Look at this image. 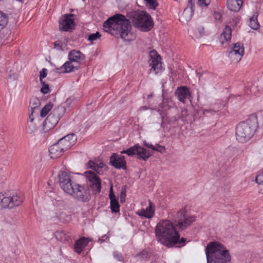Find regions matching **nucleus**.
Here are the masks:
<instances>
[{"label":"nucleus","mask_w":263,"mask_h":263,"mask_svg":"<svg viewBox=\"0 0 263 263\" xmlns=\"http://www.w3.org/2000/svg\"><path fill=\"white\" fill-rule=\"evenodd\" d=\"M231 28L229 26H226L222 32L220 36L221 44L223 45L224 43L230 41L231 38Z\"/></svg>","instance_id":"obj_24"},{"label":"nucleus","mask_w":263,"mask_h":263,"mask_svg":"<svg viewBox=\"0 0 263 263\" xmlns=\"http://www.w3.org/2000/svg\"><path fill=\"white\" fill-rule=\"evenodd\" d=\"M151 96H152V95H148V98H149V97H151Z\"/></svg>","instance_id":"obj_51"},{"label":"nucleus","mask_w":263,"mask_h":263,"mask_svg":"<svg viewBox=\"0 0 263 263\" xmlns=\"http://www.w3.org/2000/svg\"><path fill=\"white\" fill-rule=\"evenodd\" d=\"M101 37V34L99 32H96L95 33H92L89 35L88 40L91 43H93L95 41L99 39Z\"/></svg>","instance_id":"obj_36"},{"label":"nucleus","mask_w":263,"mask_h":263,"mask_svg":"<svg viewBox=\"0 0 263 263\" xmlns=\"http://www.w3.org/2000/svg\"><path fill=\"white\" fill-rule=\"evenodd\" d=\"M149 256L148 252L145 250H144L139 254V256L143 259H147L149 257Z\"/></svg>","instance_id":"obj_43"},{"label":"nucleus","mask_w":263,"mask_h":263,"mask_svg":"<svg viewBox=\"0 0 263 263\" xmlns=\"http://www.w3.org/2000/svg\"><path fill=\"white\" fill-rule=\"evenodd\" d=\"M146 3V6L150 9L155 10L158 6L157 0H144Z\"/></svg>","instance_id":"obj_35"},{"label":"nucleus","mask_w":263,"mask_h":263,"mask_svg":"<svg viewBox=\"0 0 263 263\" xmlns=\"http://www.w3.org/2000/svg\"><path fill=\"white\" fill-rule=\"evenodd\" d=\"M211 112V110H210L204 109L203 110V114L204 115H206V114H208V112Z\"/></svg>","instance_id":"obj_49"},{"label":"nucleus","mask_w":263,"mask_h":263,"mask_svg":"<svg viewBox=\"0 0 263 263\" xmlns=\"http://www.w3.org/2000/svg\"><path fill=\"white\" fill-rule=\"evenodd\" d=\"M91 241V239L86 238V237H82L77 240L73 246L74 251L78 254L81 253L83 249L87 246L88 242Z\"/></svg>","instance_id":"obj_22"},{"label":"nucleus","mask_w":263,"mask_h":263,"mask_svg":"<svg viewBox=\"0 0 263 263\" xmlns=\"http://www.w3.org/2000/svg\"><path fill=\"white\" fill-rule=\"evenodd\" d=\"M114 257L115 259L119 261H121L123 260V257L121 253H118V252H114L113 253Z\"/></svg>","instance_id":"obj_42"},{"label":"nucleus","mask_w":263,"mask_h":263,"mask_svg":"<svg viewBox=\"0 0 263 263\" xmlns=\"http://www.w3.org/2000/svg\"><path fill=\"white\" fill-rule=\"evenodd\" d=\"M79 63H73L69 60L66 62L61 67L57 68L56 71L59 73H69L79 69Z\"/></svg>","instance_id":"obj_17"},{"label":"nucleus","mask_w":263,"mask_h":263,"mask_svg":"<svg viewBox=\"0 0 263 263\" xmlns=\"http://www.w3.org/2000/svg\"><path fill=\"white\" fill-rule=\"evenodd\" d=\"M85 176L91 182V185L93 189L98 193L100 192L101 188V183L96 174L93 172L89 171L85 173Z\"/></svg>","instance_id":"obj_19"},{"label":"nucleus","mask_w":263,"mask_h":263,"mask_svg":"<svg viewBox=\"0 0 263 263\" xmlns=\"http://www.w3.org/2000/svg\"><path fill=\"white\" fill-rule=\"evenodd\" d=\"M74 15L72 14H65L59 21V28L61 30L69 31L74 27Z\"/></svg>","instance_id":"obj_16"},{"label":"nucleus","mask_w":263,"mask_h":263,"mask_svg":"<svg viewBox=\"0 0 263 263\" xmlns=\"http://www.w3.org/2000/svg\"><path fill=\"white\" fill-rule=\"evenodd\" d=\"M177 97L179 101L184 102L185 100L190 96V90L186 87H181L178 89Z\"/></svg>","instance_id":"obj_27"},{"label":"nucleus","mask_w":263,"mask_h":263,"mask_svg":"<svg viewBox=\"0 0 263 263\" xmlns=\"http://www.w3.org/2000/svg\"><path fill=\"white\" fill-rule=\"evenodd\" d=\"M58 179L59 184L63 191L75 199L82 202H86L90 199V194L89 190L73 181L69 173L60 171Z\"/></svg>","instance_id":"obj_2"},{"label":"nucleus","mask_w":263,"mask_h":263,"mask_svg":"<svg viewBox=\"0 0 263 263\" xmlns=\"http://www.w3.org/2000/svg\"><path fill=\"white\" fill-rule=\"evenodd\" d=\"M29 119L30 120L31 122H32L33 121V119L31 116L29 117Z\"/></svg>","instance_id":"obj_50"},{"label":"nucleus","mask_w":263,"mask_h":263,"mask_svg":"<svg viewBox=\"0 0 263 263\" xmlns=\"http://www.w3.org/2000/svg\"><path fill=\"white\" fill-rule=\"evenodd\" d=\"M112 189L110 188L109 193V197L110 200V209L112 212L117 213L119 212L120 205L118 200L116 199L115 196L112 193Z\"/></svg>","instance_id":"obj_26"},{"label":"nucleus","mask_w":263,"mask_h":263,"mask_svg":"<svg viewBox=\"0 0 263 263\" xmlns=\"http://www.w3.org/2000/svg\"><path fill=\"white\" fill-rule=\"evenodd\" d=\"M104 29L109 32L116 30L117 34H119L124 41H130L131 25L130 21L125 16L121 14H117L109 17L103 24Z\"/></svg>","instance_id":"obj_4"},{"label":"nucleus","mask_w":263,"mask_h":263,"mask_svg":"<svg viewBox=\"0 0 263 263\" xmlns=\"http://www.w3.org/2000/svg\"><path fill=\"white\" fill-rule=\"evenodd\" d=\"M133 26L142 31L147 32L153 27L151 15L144 11H133L128 14Z\"/></svg>","instance_id":"obj_9"},{"label":"nucleus","mask_w":263,"mask_h":263,"mask_svg":"<svg viewBox=\"0 0 263 263\" xmlns=\"http://www.w3.org/2000/svg\"><path fill=\"white\" fill-rule=\"evenodd\" d=\"M42 85V87L41 89V91L44 93L46 94L49 92V87L48 84H46L45 82H41Z\"/></svg>","instance_id":"obj_38"},{"label":"nucleus","mask_w":263,"mask_h":263,"mask_svg":"<svg viewBox=\"0 0 263 263\" xmlns=\"http://www.w3.org/2000/svg\"><path fill=\"white\" fill-rule=\"evenodd\" d=\"M55 236L58 240L62 242L68 241L70 239L69 233L64 231L57 232Z\"/></svg>","instance_id":"obj_30"},{"label":"nucleus","mask_w":263,"mask_h":263,"mask_svg":"<svg viewBox=\"0 0 263 263\" xmlns=\"http://www.w3.org/2000/svg\"><path fill=\"white\" fill-rule=\"evenodd\" d=\"M258 126L257 118L256 115L249 116L245 122H240L236 127L237 140L241 143L250 140L254 135Z\"/></svg>","instance_id":"obj_7"},{"label":"nucleus","mask_w":263,"mask_h":263,"mask_svg":"<svg viewBox=\"0 0 263 263\" xmlns=\"http://www.w3.org/2000/svg\"><path fill=\"white\" fill-rule=\"evenodd\" d=\"M194 6L193 3L192 1L188 3L187 7L184 10L182 15L180 16V21L183 23L188 22L192 17L193 14V7Z\"/></svg>","instance_id":"obj_20"},{"label":"nucleus","mask_w":263,"mask_h":263,"mask_svg":"<svg viewBox=\"0 0 263 263\" xmlns=\"http://www.w3.org/2000/svg\"><path fill=\"white\" fill-rule=\"evenodd\" d=\"M84 59V56L80 51L73 50L68 54V59L73 63H79L80 65L81 60Z\"/></svg>","instance_id":"obj_23"},{"label":"nucleus","mask_w":263,"mask_h":263,"mask_svg":"<svg viewBox=\"0 0 263 263\" xmlns=\"http://www.w3.org/2000/svg\"><path fill=\"white\" fill-rule=\"evenodd\" d=\"M148 109V108L146 106H142L140 108V110H147Z\"/></svg>","instance_id":"obj_48"},{"label":"nucleus","mask_w":263,"mask_h":263,"mask_svg":"<svg viewBox=\"0 0 263 263\" xmlns=\"http://www.w3.org/2000/svg\"><path fill=\"white\" fill-rule=\"evenodd\" d=\"M47 76V69L43 68L40 72V81L41 82H44L43 79L45 78Z\"/></svg>","instance_id":"obj_41"},{"label":"nucleus","mask_w":263,"mask_h":263,"mask_svg":"<svg viewBox=\"0 0 263 263\" xmlns=\"http://www.w3.org/2000/svg\"><path fill=\"white\" fill-rule=\"evenodd\" d=\"M149 205L146 209H141L137 212V214L141 216L146 218H151L154 216L155 205L151 200H148Z\"/></svg>","instance_id":"obj_21"},{"label":"nucleus","mask_w":263,"mask_h":263,"mask_svg":"<svg viewBox=\"0 0 263 263\" xmlns=\"http://www.w3.org/2000/svg\"><path fill=\"white\" fill-rule=\"evenodd\" d=\"M204 34V29L202 26H199L195 32V36L197 38H200Z\"/></svg>","instance_id":"obj_37"},{"label":"nucleus","mask_w":263,"mask_h":263,"mask_svg":"<svg viewBox=\"0 0 263 263\" xmlns=\"http://www.w3.org/2000/svg\"><path fill=\"white\" fill-rule=\"evenodd\" d=\"M155 235L158 241L168 247L174 246L180 237L173 223L167 219L158 223L155 228Z\"/></svg>","instance_id":"obj_5"},{"label":"nucleus","mask_w":263,"mask_h":263,"mask_svg":"<svg viewBox=\"0 0 263 263\" xmlns=\"http://www.w3.org/2000/svg\"><path fill=\"white\" fill-rule=\"evenodd\" d=\"M227 7L228 8L234 12L238 11L242 5V0H228L227 1Z\"/></svg>","instance_id":"obj_25"},{"label":"nucleus","mask_w":263,"mask_h":263,"mask_svg":"<svg viewBox=\"0 0 263 263\" xmlns=\"http://www.w3.org/2000/svg\"><path fill=\"white\" fill-rule=\"evenodd\" d=\"M149 55L150 58L149 63L150 66H151V70L157 74L161 71L162 67L160 56L154 50L149 52Z\"/></svg>","instance_id":"obj_15"},{"label":"nucleus","mask_w":263,"mask_h":263,"mask_svg":"<svg viewBox=\"0 0 263 263\" xmlns=\"http://www.w3.org/2000/svg\"><path fill=\"white\" fill-rule=\"evenodd\" d=\"M77 141V136L74 134H68L60 139L57 143L52 145L49 148L50 157L57 158L64 152L73 145Z\"/></svg>","instance_id":"obj_8"},{"label":"nucleus","mask_w":263,"mask_h":263,"mask_svg":"<svg viewBox=\"0 0 263 263\" xmlns=\"http://www.w3.org/2000/svg\"><path fill=\"white\" fill-rule=\"evenodd\" d=\"M185 241V238H182L180 239L179 238L178 241L176 243H175L174 245L177 244V243L182 244V243H184Z\"/></svg>","instance_id":"obj_45"},{"label":"nucleus","mask_w":263,"mask_h":263,"mask_svg":"<svg viewBox=\"0 0 263 263\" xmlns=\"http://www.w3.org/2000/svg\"><path fill=\"white\" fill-rule=\"evenodd\" d=\"M53 107V105L51 103H48L45 106H44L42 109L40 116L42 117H45L48 112L51 110Z\"/></svg>","instance_id":"obj_33"},{"label":"nucleus","mask_w":263,"mask_h":263,"mask_svg":"<svg viewBox=\"0 0 263 263\" xmlns=\"http://www.w3.org/2000/svg\"><path fill=\"white\" fill-rule=\"evenodd\" d=\"M211 0H198V5L201 7H206L210 5Z\"/></svg>","instance_id":"obj_39"},{"label":"nucleus","mask_w":263,"mask_h":263,"mask_svg":"<svg viewBox=\"0 0 263 263\" xmlns=\"http://www.w3.org/2000/svg\"><path fill=\"white\" fill-rule=\"evenodd\" d=\"M88 166L89 168L95 171L98 173H100L102 169L105 166V165L104 163L101 162V161H97V162H93L92 161H89L88 162Z\"/></svg>","instance_id":"obj_28"},{"label":"nucleus","mask_w":263,"mask_h":263,"mask_svg":"<svg viewBox=\"0 0 263 263\" xmlns=\"http://www.w3.org/2000/svg\"><path fill=\"white\" fill-rule=\"evenodd\" d=\"M158 112H159V114H160V115L161 118L162 119V120H163V118H164V114L161 112V111H160V110H158Z\"/></svg>","instance_id":"obj_47"},{"label":"nucleus","mask_w":263,"mask_h":263,"mask_svg":"<svg viewBox=\"0 0 263 263\" xmlns=\"http://www.w3.org/2000/svg\"><path fill=\"white\" fill-rule=\"evenodd\" d=\"M54 48L58 50H62V44L60 42H55L54 44Z\"/></svg>","instance_id":"obj_44"},{"label":"nucleus","mask_w":263,"mask_h":263,"mask_svg":"<svg viewBox=\"0 0 263 263\" xmlns=\"http://www.w3.org/2000/svg\"><path fill=\"white\" fill-rule=\"evenodd\" d=\"M23 200L22 197L15 192L5 194L0 192V206L2 208L12 209L19 206Z\"/></svg>","instance_id":"obj_10"},{"label":"nucleus","mask_w":263,"mask_h":263,"mask_svg":"<svg viewBox=\"0 0 263 263\" xmlns=\"http://www.w3.org/2000/svg\"><path fill=\"white\" fill-rule=\"evenodd\" d=\"M228 57L234 63H237L244 54V47L242 43L237 42L228 51Z\"/></svg>","instance_id":"obj_14"},{"label":"nucleus","mask_w":263,"mask_h":263,"mask_svg":"<svg viewBox=\"0 0 263 263\" xmlns=\"http://www.w3.org/2000/svg\"><path fill=\"white\" fill-rule=\"evenodd\" d=\"M257 14H254L250 18L249 26L254 30H257L259 27V24L258 22Z\"/></svg>","instance_id":"obj_31"},{"label":"nucleus","mask_w":263,"mask_h":263,"mask_svg":"<svg viewBox=\"0 0 263 263\" xmlns=\"http://www.w3.org/2000/svg\"><path fill=\"white\" fill-rule=\"evenodd\" d=\"M58 179L59 184L63 191L75 199L82 202H86L90 199V194L89 190L73 181L69 173L60 171Z\"/></svg>","instance_id":"obj_1"},{"label":"nucleus","mask_w":263,"mask_h":263,"mask_svg":"<svg viewBox=\"0 0 263 263\" xmlns=\"http://www.w3.org/2000/svg\"><path fill=\"white\" fill-rule=\"evenodd\" d=\"M172 218L176 227L181 230L186 229L195 220V217L187 214L184 209L173 214Z\"/></svg>","instance_id":"obj_11"},{"label":"nucleus","mask_w":263,"mask_h":263,"mask_svg":"<svg viewBox=\"0 0 263 263\" xmlns=\"http://www.w3.org/2000/svg\"><path fill=\"white\" fill-rule=\"evenodd\" d=\"M256 182L259 184V192L263 194V173L256 176Z\"/></svg>","instance_id":"obj_34"},{"label":"nucleus","mask_w":263,"mask_h":263,"mask_svg":"<svg viewBox=\"0 0 263 263\" xmlns=\"http://www.w3.org/2000/svg\"><path fill=\"white\" fill-rule=\"evenodd\" d=\"M126 196V191L124 190H122L121 192V200L122 201V197L125 198Z\"/></svg>","instance_id":"obj_46"},{"label":"nucleus","mask_w":263,"mask_h":263,"mask_svg":"<svg viewBox=\"0 0 263 263\" xmlns=\"http://www.w3.org/2000/svg\"><path fill=\"white\" fill-rule=\"evenodd\" d=\"M58 179L59 184L63 191L75 199L82 202H86L90 199V194L89 190L73 181L69 173L60 171Z\"/></svg>","instance_id":"obj_3"},{"label":"nucleus","mask_w":263,"mask_h":263,"mask_svg":"<svg viewBox=\"0 0 263 263\" xmlns=\"http://www.w3.org/2000/svg\"><path fill=\"white\" fill-rule=\"evenodd\" d=\"M8 17L7 15L0 11V31H1L7 25Z\"/></svg>","instance_id":"obj_32"},{"label":"nucleus","mask_w":263,"mask_h":263,"mask_svg":"<svg viewBox=\"0 0 263 263\" xmlns=\"http://www.w3.org/2000/svg\"><path fill=\"white\" fill-rule=\"evenodd\" d=\"M207 263H231V255L228 250L222 244L212 242L205 249Z\"/></svg>","instance_id":"obj_6"},{"label":"nucleus","mask_w":263,"mask_h":263,"mask_svg":"<svg viewBox=\"0 0 263 263\" xmlns=\"http://www.w3.org/2000/svg\"><path fill=\"white\" fill-rule=\"evenodd\" d=\"M144 145L147 148H151L154 151L159 152L161 153H163L165 152V148L164 146L156 144L155 145H153L152 144L144 142Z\"/></svg>","instance_id":"obj_29"},{"label":"nucleus","mask_w":263,"mask_h":263,"mask_svg":"<svg viewBox=\"0 0 263 263\" xmlns=\"http://www.w3.org/2000/svg\"><path fill=\"white\" fill-rule=\"evenodd\" d=\"M121 154H126L129 156H133L135 155H137V158L142 159L144 161L147 160L151 156V153L148 150L141 147L139 144L130 147L126 150H123L121 152Z\"/></svg>","instance_id":"obj_13"},{"label":"nucleus","mask_w":263,"mask_h":263,"mask_svg":"<svg viewBox=\"0 0 263 263\" xmlns=\"http://www.w3.org/2000/svg\"><path fill=\"white\" fill-rule=\"evenodd\" d=\"M65 111V109L62 106L54 108L45 119L43 123V130L47 132L53 128L64 114Z\"/></svg>","instance_id":"obj_12"},{"label":"nucleus","mask_w":263,"mask_h":263,"mask_svg":"<svg viewBox=\"0 0 263 263\" xmlns=\"http://www.w3.org/2000/svg\"><path fill=\"white\" fill-rule=\"evenodd\" d=\"M31 101L32 102L31 103H32V105L31 106V108L33 111V109H35L37 107L39 104H40V101L36 98H34Z\"/></svg>","instance_id":"obj_40"},{"label":"nucleus","mask_w":263,"mask_h":263,"mask_svg":"<svg viewBox=\"0 0 263 263\" xmlns=\"http://www.w3.org/2000/svg\"><path fill=\"white\" fill-rule=\"evenodd\" d=\"M109 163L116 168L126 169V161L124 156L114 154L110 158Z\"/></svg>","instance_id":"obj_18"}]
</instances>
